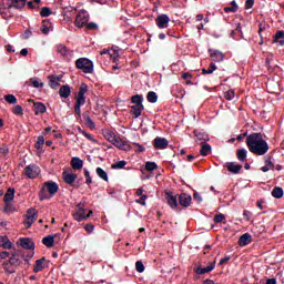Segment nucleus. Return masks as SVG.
<instances>
[{
	"label": "nucleus",
	"instance_id": "obj_8",
	"mask_svg": "<svg viewBox=\"0 0 284 284\" xmlns=\"http://www.w3.org/2000/svg\"><path fill=\"white\" fill-rule=\"evenodd\" d=\"M37 214L38 211L34 207H29V210H27L24 227L30 229L32 226L34 221H37Z\"/></svg>",
	"mask_w": 284,
	"mask_h": 284
},
{
	"label": "nucleus",
	"instance_id": "obj_4",
	"mask_svg": "<svg viewBox=\"0 0 284 284\" xmlns=\"http://www.w3.org/2000/svg\"><path fill=\"white\" fill-rule=\"evenodd\" d=\"M75 68L81 70L83 73L92 74L94 72V64L88 58H80L75 61Z\"/></svg>",
	"mask_w": 284,
	"mask_h": 284
},
{
	"label": "nucleus",
	"instance_id": "obj_55",
	"mask_svg": "<svg viewBox=\"0 0 284 284\" xmlns=\"http://www.w3.org/2000/svg\"><path fill=\"white\" fill-rule=\"evenodd\" d=\"M135 270H136V272H139V273H143V272H144L143 262L138 261V262L135 263Z\"/></svg>",
	"mask_w": 284,
	"mask_h": 284
},
{
	"label": "nucleus",
	"instance_id": "obj_6",
	"mask_svg": "<svg viewBox=\"0 0 284 284\" xmlns=\"http://www.w3.org/2000/svg\"><path fill=\"white\" fill-rule=\"evenodd\" d=\"M41 173V169L37 164H29L24 168V175L31 180L37 179Z\"/></svg>",
	"mask_w": 284,
	"mask_h": 284
},
{
	"label": "nucleus",
	"instance_id": "obj_48",
	"mask_svg": "<svg viewBox=\"0 0 284 284\" xmlns=\"http://www.w3.org/2000/svg\"><path fill=\"white\" fill-rule=\"evenodd\" d=\"M216 69L217 67L214 63H211L207 70L202 69V74H212Z\"/></svg>",
	"mask_w": 284,
	"mask_h": 284
},
{
	"label": "nucleus",
	"instance_id": "obj_39",
	"mask_svg": "<svg viewBox=\"0 0 284 284\" xmlns=\"http://www.w3.org/2000/svg\"><path fill=\"white\" fill-rule=\"evenodd\" d=\"M44 144H45V139H44V136H43V135H39V136L37 138V142L34 143V149L38 150V151H40V150H42V148L44 146Z\"/></svg>",
	"mask_w": 284,
	"mask_h": 284
},
{
	"label": "nucleus",
	"instance_id": "obj_51",
	"mask_svg": "<svg viewBox=\"0 0 284 284\" xmlns=\"http://www.w3.org/2000/svg\"><path fill=\"white\" fill-rule=\"evenodd\" d=\"M236 34H242V27L240 23H237V28H235L233 31H231L230 36L231 38L235 39Z\"/></svg>",
	"mask_w": 284,
	"mask_h": 284
},
{
	"label": "nucleus",
	"instance_id": "obj_17",
	"mask_svg": "<svg viewBox=\"0 0 284 284\" xmlns=\"http://www.w3.org/2000/svg\"><path fill=\"white\" fill-rule=\"evenodd\" d=\"M49 262H47L45 257H41L40 260H37L33 265V273H39L43 271L45 267H48Z\"/></svg>",
	"mask_w": 284,
	"mask_h": 284
},
{
	"label": "nucleus",
	"instance_id": "obj_1",
	"mask_svg": "<svg viewBox=\"0 0 284 284\" xmlns=\"http://www.w3.org/2000/svg\"><path fill=\"white\" fill-rule=\"evenodd\" d=\"M246 148L256 156H264L268 150V143L263 139L262 133H251L246 136Z\"/></svg>",
	"mask_w": 284,
	"mask_h": 284
},
{
	"label": "nucleus",
	"instance_id": "obj_46",
	"mask_svg": "<svg viewBox=\"0 0 284 284\" xmlns=\"http://www.w3.org/2000/svg\"><path fill=\"white\" fill-rule=\"evenodd\" d=\"M84 178H85V184L91 185L93 183L91 173L88 169H84Z\"/></svg>",
	"mask_w": 284,
	"mask_h": 284
},
{
	"label": "nucleus",
	"instance_id": "obj_47",
	"mask_svg": "<svg viewBox=\"0 0 284 284\" xmlns=\"http://www.w3.org/2000/svg\"><path fill=\"white\" fill-rule=\"evenodd\" d=\"M146 99H148L149 102L155 103V102L158 101V95H156L155 92L150 91V92L148 93V95H146Z\"/></svg>",
	"mask_w": 284,
	"mask_h": 284
},
{
	"label": "nucleus",
	"instance_id": "obj_14",
	"mask_svg": "<svg viewBox=\"0 0 284 284\" xmlns=\"http://www.w3.org/2000/svg\"><path fill=\"white\" fill-rule=\"evenodd\" d=\"M169 141L165 138L156 136L153 141V146L155 150H165L168 149Z\"/></svg>",
	"mask_w": 284,
	"mask_h": 284
},
{
	"label": "nucleus",
	"instance_id": "obj_54",
	"mask_svg": "<svg viewBox=\"0 0 284 284\" xmlns=\"http://www.w3.org/2000/svg\"><path fill=\"white\" fill-rule=\"evenodd\" d=\"M224 97H225L226 100L231 101L235 97V91L234 90H229L227 92H225Z\"/></svg>",
	"mask_w": 284,
	"mask_h": 284
},
{
	"label": "nucleus",
	"instance_id": "obj_27",
	"mask_svg": "<svg viewBox=\"0 0 284 284\" xmlns=\"http://www.w3.org/2000/svg\"><path fill=\"white\" fill-rule=\"evenodd\" d=\"M102 135L111 144L118 138L116 134L113 131L109 130V129L103 130Z\"/></svg>",
	"mask_w": 284,
	"mask_h": 284
},
{
	"label": "nucleus",
	"instance_id": "obj_33",
	"mask_svg": "<svg viewBox=\"0 0 284 284\" xmlns=\"http://www.w3.org/2000/svg\"><path fill=\"white\" fill-rule=\"evenodd\" d=\"M42 244L48 248L53 247L54 246L53 235H47L45 237H42Z\"/></svg>",
	"mask_w": 284,
	"mask_h": 284
},
{
	"label": "nucleus",
	"instance_id": "obj_16",
	"mask_svg": "<svg viewBox=\"0 0 284 284\" xmlns=\"http://www.w3.org/2000/svg\"><path fill=\"white\" fill-rule=\"evenodd\" d=\"M112 145L121 151H130V144L123 141L121 138L116 136L115 140L112 142Z\"/></svg>",
	"mask_w": 284,
	"mask_h": 284
},
{
	"label": "nucleus",
	"instance_id": "obj_32",
	"mask_svg": "<svg viewBox=\"0 0 284 284\" xmlns=\"http://www.w3.org/2000/svg\"><path fill=\"white\" fill-rule=\"evenodd\" d=\"M0 247H3L6 250H11L12 248V244L9 241V237H7V235H2L0 237Z\"/></svg>",
	"mask_w": 284,
	"mask_h": 284
},
{
	"label": "nucleus",
	"instance_id": "obj_52",
	"mask_svg": "<svg viewBox=\"0 0 284 284\" xmlns=\"http://www.w3.org/2000/svg\"><path fill=\"white\" fill-rule=\"evenodd\" d=\"M11 112H13V114H16V116H21L23 114V109L21 105H16Z\"/></svg>",
	"mask_w": 284,
	"mask_h": 284
},
{
	"label": "nucleus",
	"instance_id": "obj_44",
	"mask_svg": "<svg viewBox=\"0 0 284 284\" xmlns=\"http://www.w3.org/2000/svg\"><path fill=\"white\" fill-rule=\"evenodd\" d=\"M52 14V10L50 9V7H42L40 10V17L41 18H48Z\"/></svg>",
	"mask_w": 284,
	"mask_h": 284
},
{
	"label": "nucleus",
	"instance_id": "obj_30",
	"mask_svg": "<svg viewBox=\"0 0 284 284\" xmlns=\"http://www.w3.org/2000/svg\"><path fill=\"white\" fill-rule=\"evenodd\" d=\"M215 262H213V263H210V265L207 266V267H204V268H202L201 266L200 267H197L196 270H195V273L196 274H199V275H203V274H205V273H210V272H212L214 268H215Z\"/></svg>",
	"mask_w": 284,
	"mask_h": 284
},
{
	"label": "nucleus",
	"instance_id": "obj_29",
	"mask_svg": "<svg viewBox=\"0 0 284 284\" xmlns=\"http://www.w3.org/2000/svg\"><path fill=\"white\" fill-rule=\"evenodd\" d=\"M72 91L70 85L65 84V85H61L59 89V95L63 99H67L71 95Z\"/></svg>",
	"mask_w": 284,
	"mask_h": 284
},
{
	"label": "nucleus",
	"instance_id": "obj_25",
	"mask_svg": "<svg viewBox=\"0 0 284 284\" xmlns=\"http://www.w3.org/2000/svg\"><path fill=\"white\" fill-rule=\"evenodd\" d=\"M144 105L134 104L131 106V114L133 119H139L143 114Z\"/></svg>",
	"mask_w": 284,
	"mask_h": 284
},
{
	"label": "nucleus",
	"instance_id": "obj_38",
	"mask_svg": "<svg viewBox=\"0 0 284 284\" xmlns=\"http://www.w3.org/2000/svg\"><path fill=\"white\" fill-rule=\"evenodd\" d=\"M272 196L274 199H282L284 196V190L283 187H280V186H275L273 190H272Z\"/></svg>",
	"mask_w": 284,
	"mask_h": 284
},
{
	"label": "nucleus",
	"instance_id": "obj_35",
	"mask_svg": "<svg viewBox=\"0 0 284 284\" xmlns=\"http://www.w3.org/2000/svg\"><path fill=\"white\" fill-rule=\"evenodd\" d=\"M78 132H79V134L83 135L88 141L97 143V140L93 138V135L88 133L81 126H78Z\"/></svg>",
	"mask_w": 284,
	"mask_h": 284
},
{
	"label": "nucleus",
	"instance_id": "obj_3",
	"mask_svg": "<svg viewBox=\"0 0 284 284\" xmlns=\"http://www.w3.org/2000/svg\"><path fill=\"white\" fill-rule=\"evenodd\" d=\"M45 191L49 193L50 196H54L59 192V185L57 182L47 181L43 183L40 192H39V200H48L49 196L47 195Z\"/></svg>",
	"mask_w": 284,
	"mask_h": 284
},
{
	"label": "nucleus",
	"instance_id": "obj_53",
	"mask_svg": "<svg viewBox=\"0 0 284 284\" xmlns=\"http://www.w3.org/2000/svg\"><path fill=\"white\" fill-rule=\"evenodd\" d=\"M4 99L10 104H16L18 102L17 98L13 94H7Z\"/></svg>",
	"mask_w": 284,
	"mask_h": 284
},
{
	"label": "nucleus",
	"instance_id": "obj_21",
	"mask_svg": "<svg viewBox=\"0 0 284 284\" xmlns=\"http://www.w3.org/2000/svg\"><path fill=\"white\" fill-rule=\"evenodd\" d=\"M251 243H252L251 233H244V235H240V241H237V245H240V247L247 246Z\"/></svg>",
	"mask_w": 284,
	"mask_h": 284
},
{
	"label": "nucleus",
	"instance_id": "obj_59",
	"mask_svg": "<svg viewBox=\"0 0 284 284\" xmlns=\"http://www.w3.org/2000/svg\"><path fill=\"white\" fill-rule=\"evenodd\" d=\"M242 215L244 216V220H246L248 222V221H251L252 212L248 210H244V213Z\"/></svg>",
	"mask_w": 284,
	"mask_h": 284
},
{
	"label": "nucleus",
	"instance_id": "obj_45",
	"mask_svg": "<svg viewBox=\"0 0 284 284\" xmlns=\"http://www.w3.org/2000/svg\"><path fill=\"white\" fill-rule=\"evenodd\" d=\"M48 23H50V20H43V21H42V26H41L40 31H41L43 34H49V32H50V28H51V27H49Z\"/></svg>",
	"mask_w": 284,
	"mask_h": 284
},
{
	"label": "nucleus",
	"instance_id": "obj_50",
	"mask_svg": "<svg viewBox=\"0 0 284 284\" xmlns=\"http://www.w3.org/2000/svg\"><path fill=\"white\" fill-rule=\"evenodd\" d=\"M280 39H284V31H276L273 36V43H278Z\"/></svg>",
	"mask_w": 284,
	"mask_h": 284
},
{
	"label": "nucleus",
	"instance_id": "obj_15",
	"mask_svg": "<svg viewBox=\"0 0 284 284\" xmlns=\"http://www.w3.org/2000/svg\"><path fill=\"white\" fill-rule=\"evenodd\" d=\"M193 133H194L195 142L199 145L206 144V142L210 141L209 134L206 133L197 132L196 130Z\"/></svg>",
	"mask_w": 284,
	"mask_h": 284
},
{
	"label": "nucleus",
	"instance_id": "obj_60",
	"mask_svg": "<svg viewBox=\"0 0 284 284\" xmlns=\"http://www.w3.org/2000/svg\"><path fill=\"white\" fill-rule=\"evenodd\" d=\"M84 230H85V232H88L89 234L93 233V231H94V224H85Z\"/></svg>",
	"mask_w": 284,
	"mask_h": 284
},
{
	"label": "nucleus",
	"instance_id": "obj_61",
	"mask_svg": "<svg viewBox=\"0 0 284 284\" xmlns=\"http://www.w3.org/2000/svg\"><path fill=\"white\" fill-rule=\"evenodd\" d=\"M87 29L94 31V30L99 29V26L94 22H91V23L87 24Z\"/></svg>",
	"mask_w": 284,
	"mask_h": 284
},
{
	"label": "nucleus",
	"instance_id": "obj_23",
	"mask_svg": "<svg viewBox=\"0 0 284 284\" xmlns=\"http://www.w3.org/2000/svg\"><path fill=\"white\" fill-rule=\"evenodd\" d=\"M70 165H71L72 170L81 171L83 169L84 163H83V160H81L78 156H74L71 159Z\"/></svg>",
	"mask_w": 284,
	"mask_h": 284
},
{
	"label": "nucleus",
	"instance_id": "obj_58",
	"mask_svg": "<svg viewBox=\"0 0 284 284\" xmlns=\"http://www.w3.org/2000/svg\"><path fill=\"white\" fill-rule=\"evenodd\" d=\"M8 154H9V148H8V145L1 146V148H0V155L6 156V155H8Z\"/></svg>",
	"mask_w": 284,
	"mask_h": 284
},
{
	"label": "nucleus",
	"instance_id": "obj_2",
	"mask_svg": "<svg viewBox=\"0 0 284 284\" xmlns=\"http://www.w3.org/2000/svg\"><path fill=\"white\" fill-rule=\"evenodd\" d=\"M89 87L85 83H82L79 88V92L75 97V104H74V118L81 119V106H83L87 102L85 93L88 92Z\"/></svg>",
	"mask_w": 284,
	"mask_h": 284
},
{
	"label": "nucleus",
	"instance_id": "obj_7",
	"mask_svg": "<svg viewBox=\"0 0 284 284\" xmlns=\"http://www.w3.org/2000/svg\"><path fill=\"white\" fill-rule=\"evenodd\" d=\"M90 21L89 13L85 11H79L78 16H75L74 26L79 29L83 28Z\"/></svg>",
	"mask_w": 284,
	"mask_h": 284
},
{
	"label": "nucleus",
	"instance_id": "obj_49",
	"mask_svg": "<svg viewBox=\"0 0 284 284\" xmlns=\"http://www.w3.org/2000/svg\"><path fill=\"white\" fill-rule=\"evenodd\" d=\"M29 82H31L33 88H42L44 85L43 82H39L37 78L29 79Z\"/></svg>",
	"mask_w": 284,
	"mask_h": 284
},
{
	"label": "nucleus",
	"instance_id": "obj_26",
	"mask_svg": "<svg viewBox=\"0 0 284 284\" xmlns=\"http://www.w3.org/2000/svg\"><path fill=\"white\" fill-rule=\"evenodd\" d=\"M14 193H16V190L14 187H9L6 195H4V202L7 204L6 206V211L8 212L9 209H8V203L12 202L13 199H14Z\"/></svg>",
	"mask_w": 284,
	"mask_h": 284
},
{
	"label": "nucleus",
	"instance_id": "obj_20",
	"mask_svg": "<svg viewBox=\"0 0 284 284\" xmlns=\"http://www.w3.org/2000/svg\"><path fill=\"white\" fill-rule=\"evenodd\" d=\"M62 178L65 184L68 185H72L77 179H78V174L74 173H68L67 171L62 172Z\"/></svg>",
	"mask_w": 284,
	"mask_h": 284
},
{
	"label": "nucleus",
	"instance_id": "obj_62",
	"mask_svg": "<svg viewBox=\"0 0 284 284\" xmlns=\"http://www.w3.org/2000/svg\"><path fill=\"white\" fill-rule=\"evenodd\" d=\"M133 145L138 146V149L135 150V153H143L145 151L142 144L133 143Z\"/></svg>",
	"mask_w": 284,
	"mask_h": 284
},
{
	"label": "nucleus",
	"instance_id": "obj_18",
	"mask_svg": "<svg viewBox=\"0 0 284 284\" xmlns=\"http://www.w3.org/2000/svg\"><path fill=\"white\" fill-rule=\"evenodd\" d=\"M63 75H48L49 87L52 89H57L60 85V82L62 81Z\"/></svg>",
	"mask_w": 284,
	"mask_h": 284
},
{
	"label": "nucleus",
	"instance_id": "obj_5",
	"mask_svg": "<svg viewBox=\"0 0 284 284\" xmlns=\"http://www.w3.org/2000/svg\"><path fill=\"white\" fill-rule=\"evenodd\" d=\"M165 199L168 202V205L173 210H179V194H175L172 191H165Z\"/></svg>",
	"mask_w": 284,
	"mask_h": 284
},
{
	"label": "nucleus",
	"instance_id": "obj_10",
	"mask_svg": "<svg viewBox=\"0 0 284 284\" xmlns=\"http://www.w3.org/2000/svg\"><path fill=\"white\" fill-rule=\"evenodd\" d=\"M22 264L21 260L19 258V254L18 253H13L11 254V257H9V261L8 262H4V268L6 271L9 273V274H12L13 272L12 271H9L8 270V266L11 265V266H20Z\"/></svg>",
	"mask_w": 284,
	"mask_h": 284
},
{
	"label": "nucleus",
	"instance_id": "obj_13",
	"mask_svg": "<svg viewBox=\"0 0 284 284\" xmlns=\"http://www.w3.org/2000/svg\"><path fill=\"white\" fill-rule=\"evenodd\" d=\"M225 168L229 170V172L233 175H237L243 170L242 164H236L235 162H226Z\"/></svg>",
	"mask_w": 284,
	"mask_h": 284
},
{
	"label": "nucleus",
	"instance_id": "obj_41",
	"mask_svg": "<svg viewBox=\"0 0 284 284\" xmlns=\"http://www.w3.org/2000/svg\"><path fill=\"white\" fill-rule=\"evenodd\" d=\"M211 151H212L211 145L209 143H204L202 144L200 153L202 156H207L210 155Z\"/></svg>",
	"mask_w": 284,
	"mask_h": 284
},
{
	"label": "nucleus",
	"instance_id": "obj_12",
	"mask_svg": "<svg viewBox=\"0 0 284 284\" xmlns=\"http://www.w3.org/2000/svg\"><path fill=\"white\" fill-rule=\"evenodd\" d=\"M169 22H170V18L169 16H166V13H161L155 19V24L158 26L159 29L168 28Z\"/></svg>",
	"mask_w": 284,
	"mask_h": 284
},
{
	"label": "nucleus",
	"instance_id": "obj_36",
	"mask_svg": "<svg viewBox=\"0 0 284 284\" xmlns=\"http://www.w3.org/2000/svg\"><path fill=\"white\" fill-rule=\"evenodd\" d=\"M101 55L108 54L110 58L113 59V62L116 63L119 61V54L115 51H110L104 49L100 52Z\"/></svg>",
	"mask_w": 284,
	"mask_h": 284
},
{
	"label": "nucleus",
	"instance_id": "obj_64",
	"mask_svg": "<svg viewBox=\"0 0 284 284\" xmlns=\"http://www.w3.org/2000/svg\"><path fill=\"white\" fill-rule=\"evenodd\" d=\"M230 260H231V256H226V257H224V258H222V260L220 261V264H219V265H224V264L229 263Z\"/></svg>",
	"mask_w": 284,
	"mask_h": 284
},
{
	"label": "nucleus",
	"instance_id": "obj_40",
	"mask_svg": "<svg viewBox=\"0 0 284 284\" xmlns=\"http://www.w3.org/2000/svg\"><path fill=\"white\" fill-rule=\"evenodd\" d=\"M128 165V161L121 160L111 165L112 170H123Z\"/></svg>",
	"mask_w": 284,
	"mask_h": 284
},
{
	"label": "nucleus",
	"instance_id": "obj_57",
	"mask_svg": "<svg viewBox=\"0 0 284 284\" xmlns=\"http://www.w3.org/2000/svg\"><path fill=\"white\" fill-rule=\"evenodd\" d=\"M148 199V195L146 194H143V195H141V197L140 199H136L135 200V202L138 203V204H140V205H142V206H144L145 205V200Z\"/></svg>",
	"mask_w": 284,
	"mask_h": 284
},
{
	"label": "nucleus",
	"instance_id": "obj_24",
	"mask_svg": "<svg viewBox=\"0 0 284 284\" xmlns=\"http://www.w3.org/2000/svg\"><path fill=\"white\" fill-rule=\"evenodd\" d=\"M33 111L36 116H39V114H45L47 106L42 102H33Z\"/></svg>",
	"mask_w": 284,
	"mask_h": 284
},
{
	"label": "nucleus",
	"instance_id": "obj_9",
	"mask_svg": "<svg viewBox=\"0 0 284 284\" xmlns=\"http://www.w3.org/2000/svg\"><path fill=\"white\" fill-rule=\"evenodd\" d=\"M178 202L180 206L187 209L192 204V196L185 192L178 194Z\"/></svg>",
	"mask_w": 284,
	"mask_h": 284
},
{
	"label": "nucleus",
	"instance_id": "obj_31",
	"mask_svg": "<svg viewBox=\"0 0 284 284\" xmlns=\"http://www.w3.org/2000/svg\"><path fill=\"white\" fill-rule=\"evenodd\" d=\"M83 120L87 128H89L90 130H95L97 125L88 113H83Z\"/></svg>",
	"mask_w": 284,
	"mask_h": 284
},
{
	"label": "nucleus",
	"instance_id": "obj_28",
	"mask_svg": "<svg viewBox=\"0 0 284 284\" xmlns=\"http://www.w3.org/2000/svg\"><path fill=\"white\" fill-rule=\"evenodd\" d=\"M57 52L59 54H61L63 58H67V59H70V57L72 55L71 51L68 50V48L63 44L57 45Z\"/></svg>",
	"mask_w": 284,
	"mask_h": 284
},
{
	"label": "nucleus",
	"instance_id": "obj_34",
	"mask_svg": "<svg viewBox=\"0 0 284 284\" xmlns=\"http://www.w3.org/2000/svg\"><path fill=\"white\" fill-rule=\"evenodd\" d=\"M95 173H97V175H98L101 180H103V181H105V182H109V175H108V173H106L105 170H103L102 168L98 166V168L95 169Z\"/></svg>",
	"mask_w": 284,
	"mask_h": 284
},
{
	"label": "nucleus",
	"instance_id": "obj_11",
	"mask_svg": "<svg viewBox=\"0 0 284 284\" xmlns=\"http://www.w3.org/2000/svg\"><path fill=\"white\" fill-rule=\"evenodd\" d=\"M83 206H84V204H82V203H79L77 205L78 211L75 213H73V219L77 222H82V221L87 220L85 209Z\"/></svg>",
	"mask_w": 284,
	"mask_h": 284
},
{
	"label": "nucleus",
	"instance_id": "obj_63",
	"mask_svg": "<svg viewBox=\"0 0 284 284\" xmlns=\"http://www.w3.org/2000/svg\"><path fill=\"white\" fill-rule=\"evenodd\" d=\"M193 199H194L196 202H199V203H201V202L203 201V199H202V196L200 195L199 192H194Z\"/></svg>",
	"mask_w": 284,
	"mask_h": 284
},
{
	"label": "nucleus",
	"instance_id": "obj_19",
	"mask_svg": "<svg viewBox=\"0 0 284 284\" xmlns=\"http://www.w3.org/2000/svg\"><path fill=\"white\" fill-rule=\"evenodd\" d=\"M20 246H22V248L29 250V251L36 248V244L31 240V237H20Z\"/></svg>",
	"mask_w": 284,
	"mask_h": 284
},
{
	"label": "nucleus",
	"instance_id": "obj_43",
	"mask_svg": "<svg viewBox=\"0 0 284 284\" xmlns=\"http://www.w3.org/2000/svg\"><path fill=\"white\" fill-rule=\"evenodd\" d=\"M144 170H145L146 172H153V171L158 170V164H156L155 162L148 161V162L145 163Z\"/></svg>",
	"mask_w": 284,
	"mask_h": 284
},
{
	"label": "nucleus",
	"instance_id": "obj_22",
	"mask_svg": "<svg viewBox=\"0 0 284 284\" xmlns=\"http://www.w3.org/2000/svg\"><path fill=\"white\" fill-rule=\"evenodd\" d=\"M209 52H210V55H211V58H212V60H213L214 62H222V61H224V59H225V54L222 53V52L219 51V50H212V49H210Z\"/></svg>",
	"mask_w": 284,
	"mask_h": 284
},
{
	"label": "nucleus",
	"instance_id": "obj_56",
	"mask_svg": "<svg viewBox=\"0 0 284 284\" xmlns=\"http://www.w3.org/2000/svg\"><path fill=\"white\" fill-rule=\"evenodd\" d=\"M223 221H225V215L223 213L215 215V217H214L215 223H222Z\"/></svg>",
	"mask_w": 284,
	"mask_h": 284
},
{
	"label": "nucleus",
	"instance_id": "obj_42",
	"mask_svg": "<svg viewBox=\"0 0 284 284\" xmlns=\"http://www.w3.org/2000/svg\"><path fill=\"white\" fill-rule=\"evenodd\" d=\"M131 102L134 103V105H143V95L135 94L131 98Z\"/></svg>",
	"mask_w": 284,
	"mask_h": 284
},
{
	"label": "nucleus",
	"instance_id": "obj_37",
	"mask_svg": "<svg viewBox=\"0 0 284 284\" xmlns=\"http://www.w3.org/2000/svg\"><path fill=\"white\" fill-rule=\"evenodd\" d=\"M247 160V150L239 149L237 150V161L244 163Z\"/></svg>",
	"mask_w": 284,
	"mask_h": 284
}]
</instances>
